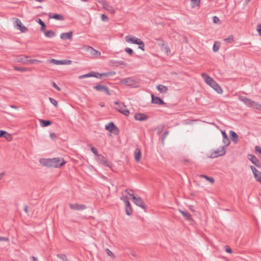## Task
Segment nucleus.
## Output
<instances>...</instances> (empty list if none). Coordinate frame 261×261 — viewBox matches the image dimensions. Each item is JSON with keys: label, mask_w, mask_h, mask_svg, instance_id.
<instances>
[{"label": "nucleus", "mask_w": 261, "mask_h": 261, "mask_svg": "<svg viewBox=\"0 0 261 261\" xmlns=\"http://www.w3.org/2000/svg\"><path fill=\"white\" fill-rule=\"evenodd\" d=\"M213 18L214 23H217V24L221 23V21L220 20L219 17H213Z\"/></svg>", "instance_id": "obj_47"}, {"label": "nucleus", "mask_w": 261, "mask_h": 261, "mask_svg": "<svg viewBox=\"0 0 261 261\" xmlns=\"http://www.w3.org/2000/svg\"><path fill=\"white\" fill-rule=\"evenodd\" d=\"M14 69L16 71H19L21 72H24L27 71V69L24 67H18L17 66H14Z\"/></svg>", "instance_id": "obj_44"}, {"label": "nucleus", "mask_w": 261, "mask_h": 261, "mask_svg": "<svg viewBox=\"0 0 261 261\" xmlns=\"http://www.w3.org/2000/svg\"><path fill=\"white\" fill-rule=\"evenodd\" d=\"M225 251L226 252L229 253H231L232 252L231 249L230 248V247L229 246H228V245L225 246Z\"/></svg>", "instance_id": "obj_48"}, {"label": "nucleus", "mask_w": 261, "mask_h": 261, "mask_svg": "<svg viewBox=\"0 0 261 261\" xmlns=\"http://www.w3.org/2000/svg\"><path fill=\"white\" fill-rule=\"evenodd\" d=\"M229 134L232 141L235 143H237L239 141L238 135L233 130L229 132Z\"/></svg>", "instance_id": "obj_24"}, {"label": "nucleus", "mask_w": 261, "mask_h": 261, "mask_svg": "<svg viewBox=\"0 0 261 261\" xmlns=\"http://www.w3.org/2000/svg\"><path fill=\"white\" fill-rule=\"evenodd\" d=\"M222 134L223 136V142L225 144V146H228L230 142L227 135L225 131H222Z\"/></svg>", "instance_id": "obj_23"}, {"label": "nucleus", "mask_w": 261, "mask_h": 261, "mask_svg": "<svg viewBox=\"0 0 261 261\" xmlns=\"http://www.w3.org/2000/svg\"><path fill=\"white\" fill-rule=\"evenodd\" d=\"M92 152L96 155L98 156L99 154L98 152L97 149L94 147H92L91 148Z\"/></svg>", "instance_id": "obj_45"}, {"label": "nucleus", "mask_w": 261, "mask_h": 261, "mask_svg": "<svg viewBox=\"0 0 261 261\" xmlns=\"http://www.w3.org/2000/svg\"><path fill=\"white\" fill-rule=\"evenodd\" d=\"M48 16H62L61 15L58 14H54L52 13H48Z\"/></svg>", "instance_id": "obj_55"}, {"label": "nucleus", "mask_w": 261, "mask_h": 261, "mask_svg": "<svg viewBox=\"0 0 261 261\" xmlns=\"http://www.w3.org/2000/svg\"><path fill=\"white\" fill-rule=\"evenodd\" d=\"M49 62L56 65H69L72 63V61L69 60H57L53 59L51 60H49Z\"/></svg>", "instance_id": "obj_11"}, {"label": "nucleus", "mask_w": 261, "mask_h": 261, "mask_svg": "<svg viewBox=\"0 0 261 261\" xmlns=\"http://www.w3.org/2000/svg\"><path fill=\"white\" fill-rule=\"evenodd\" d=\"M224 41L226 43H231L233 41V36L230 35L227 38L224 39Z\"/></svg>", "instance_id": "obj_38"}, {"label": "nucleus", "mask_w": 261, "mask_h": 261, "mask_svg": "<svg viewBox=\"0 0 261 261\" xmlns=\"http://www.w3.org/2000/svg\"><path fill=\"white\" fill-rule=\"evenodd\" d=\"M205 83L213 88L218 93L222 94L223 90L221 87L212 77L206 73L202 74Z\"/></svg>", "instance_id": "obj_2"}, {"label": "nucleus", "mask_w": 261, "mask_h": 261, "mask_svg": "<svg viewBox=\"0 0 261 261\" xmlns=\"http://www.w3.org/2000/svg\"><path fill=\"white\" fill-rule=\"evenodd\" d=\"M139 45V48L141 49L142 50H145V45L144 42L140 39L138 43L137 44Z\"/></svg>", "instance_id": "obj_37"}, {"label": "nucleus", "mask_w": 261, "mask_h": 261, "mask_svg": "<svg viewBox=\"0 0 261 261\" xmlns=\"http://www.w3.org/2000/svg\"><path fill=\"white\" fill-rule=\"evenodd\" d=\"M103 8L106 10H107V11L112 12V14H113L114 10H113V8L110 5L108 4L107 3H103Z\"/></svg>", "instance_id": "obj_34"}, {"label": "nucleus", "mask_w": 261, "mask_h": 261, "mask_svg": "<svg viewBox=\"0 0 261 261\" xmlns=\"http://www.w3.org/2000/svg\"><path fill=\"white\" fill-rule=\"evenodd\" d=\"M256 31L258 33L259 35L261 36V24L259 23L257 25Z\"/></svg>", "instance_id": "obj_49"}, {"label": "nucleus", "mask_w": 261, "mask_h": 261, "mask_svg": "<svg viewBox=\"0 0 261 261\" xmlns=\"http://www.w3.org/2000/svg\"><path fill=\"white\" fill-rule=\"evenodd\" d=\"M135 159L137 162H139L141 158V151L139 148H136L134 152Z\"/></svg>", "instance_id": "obj_25"}, {"label": "nucleus", "mask_w": 261, "mask_h": 261, "mask_svg": "<svg viewBox=\"0 0 261 261\" xmlns=\"http://www.w3.org/2000/svg\"><path fill=\"white\" fill-rule=\"evenodd\" d=\"M49 100L54 106H55L56 108L58 107V101L56 99H54L53 98L49 97Z\"/></svg>", "instance_id": "obj_39"}, {"label": "nucleus", "mask_w": 261, "mask_h": 261, "mask_svg": "<svg viewBox=\"0 0 261 261\" xmlns=\"http://www.w3.org/2000/svg\"><path fill=\"white\" fill-rule=\"evenodd\" d=\"M124 50L126 53H127L129 56H132L134 54V51L132 48H130L129 47H126L124 49Z\"/></svg>", "instance_id": "obj_40"}, {"label": "nucleus", "mask_w": 261, "mask_h": 261, "mask_svg": "<svg viewBox=\"0 0 261 261\" xmlns=\"http://www.w3.org/2000/svg\"><path fill=\"white\" fill-rule=\"evenodd\" d=\"M254 109H255L261 111V104H259L256 102L254 101V103L253 105V108Z\"/></svg>", "instance_id": "obj_42"}, {"label": "nucleus", "mask_w": 261, "mask_h": 261, "mask_svg": "<svg viewBox=\"0 0 261 261\" xmlns=\"http://www.w3.org/2000/svg\"><path fill=\"white\" fill-rule=\"evenodd\" d=\"M151 102L152 103L158 104L160 105H165L166 103L160 98L155 96L153 94H151Z\"/></svg>", "instance_id": "obj_14"}, {"label": "nucleus", "mask_w": 261, "mask_h": 261, "mask_svg": "<svg viewBox=\"0 0 261 261\" xmlns=\"http://www.w3.org/2000/svg\"><path fill=\"white\" fill-rule=\"evenodd\" d=\"M129 196H132V197H133L134 195V193H133V192H127V193Z\"/></svg>", "instance_id": "obj_61"}, {"label": "nucleus", "mask_w": 261, "mask_h": 261, "mask_svg": "<svg viewBox=\"0 0 261 261\" xmlns=\"http://www.w3.org/2000/svg\"><path fill=\"white\" fill-rule=\"evenodd\" d=\"M94 89L98 91L105 92L108 95H110L111 94L109 90V88L106 86L97 85L95 86Z\"/></svg>", "instance_id": "obj_10"}, {"label": "nucleus", "mask_w": 261, "mask_h": 261, "mask_svg": "<svg viewBox=\"0 0 261 261\" xmlns=\"http://www.w3.org/2000/svg\"><path fill=\"white\" fill-rule=\"evenodd\" d=\"M120 199H121V200H122V201L124 202V203H125V200H128L126 199V197H125L124 196L121 197H120Z\"/></svg>", "instance_id": "obj_58"}, {"label": "nucleus", "mask_w": 261, "mask_h": 261, "mask_svg": "<svg viewBox=\"0 0 261 261\" xmlns=\"http://www.w3.org/2000/svg\"><path fill=\"white\" fill-rule=\"evenodd\" d=\"M88 51L92 55H100V52L94 49L93 47L89 46L88 48Z\"/></svg>", "instance_id": "obj_29"}, {"label": "nucleus", "mask_w": 261, "mask_h": 261, "mask_svg": "<svg viewBox=\"0 0 261 261\" xmlns=\"http://www.w3.org/2000/svg\"><path fill=\"white\" fill-rule=\"evenodd\" d=\"M200 177H202V178H204L205 179H206L207 181H210L211 184H214V182H215V179L214 178L212 177H210V176H208L206 175H204V174H201L200 175Z\"/></svg>", "instance_id": "obj_31"}, {"label": "nucleus", "mask_w": 261, "mask_h": 261, "mask_svg": "<svg viewBox=\"0 0 261 261\" xmlns=\"http://www.w3.org/2000/svg\"><path fill=\"white\" fill-rule=\"evenodd\" d=\"M4 175H5V172H4L0 173V180H1L3 178V177Z\"/></svg>", "instance_id": "obj_62"}, {"label": "nucleus", "mask_w": 261, "mask_h": 261, "mask_svg": "<svg viewBox=\"0 0 261 261\" xmlns=\"http://www.w3.org/2000/svg\"><path fill=\"white\" fill-rule=\"evenodd\" d=\"M120 83L126 86H134L135 84V81L133 77H127L121 79L120 81Z\"/></svg>", "instance_id": "obj_9"}, {"label": "nucleus", "mask_w": 261, "mask_h": 261, "mask_svg": "<svg viewBox=\"0 0 261 261\" xmlns=\"http://www.w3.org/2000/svg\"><path fill=\"white\" fill-rule=\"evenodd\" d=\"M40 125L42 127H46L51 124L52 122L50 120H46L43 119L39 120Z\"/></svg>", "instance_id": "obj_28"}, {"label": "nucleus", "mask_w": 261, "mask_h": 261, "mask_svg": "<svg viewBox=\"0 0 261 261\" xmlns=\"http://www.w3.org/2000/svg\"><path fill=\"white\" fill-rule=\"evenodd\" d=\"M140 39L132 35H127L125 37L126 42L137 44Z\"/></svg>", "instance_id": "obj_15"}, {"label": "nucleus", "mask_w": 261, "mask_h": 261, "mask_svg": "<svg viewBox=\"0 0 261 261\" xmlns=\"http://www.w3.org/2000/svg\"><path fill=\"white\" fill-rule=\"evenodd\" d=\"M125 212L126 215L128 216H130L132 213V208L130 205V203L128 200H125Z\"/></svg>", "instance_id": "obj_21"}, {"label": "nucleus", "mask_w": 261, "mask_h": 261, "mask_svg": "<svg viewBox=\"0 0 261 261\" xmlns=\"http://www.w3.org/2000/svg\"><path fill=\"white\" fill-rule=\"evenodd\" d=\"M162 46L164 47L165 46V49L166 50L167 53L168 54L169 52L170 51V48L167 46L166 43L165 42H163Z\"/></svg>", "instance_id": "obj_52"}, {"label": "nucleus", "mask_w": 261, "mask_h": 261, "mask_svg": "<svg viewBox=\"0 0 261 261\" xmlns=\"http://www.w3.org/2000/svg\"><path fill=\"white\" fill-rule=\"evenodd\" d=\"M14 19H15L14 23L15 28L20 30L22 33H25L28 31V28L23 25L19 19L17 18H14Z\"/></svg>", "instance_id": "obj_5"}, {"label": "nucleus", "mask_w": 261, "mask_h": 261, "mask_svg": "<svg viewBox=\"0 0 261 261\" xmlns=\"http://www.w3.org/2000/svg\"><path fill=\"white\" fill-rule=\"evenodd\" d=\"M3 137L6 138L8 141H11L12 138L11 135L7 132L0 130V138Z\"/></svg>", "instance_id": "obj_20"}, {"label": "nucleus", "mask_w": 261, "mask_h": 261, "mask_svg": "<svg viewBox=\"0 0 261 261\" xmlns=\"http://www.w3.org/2000/svg\"><path fill=\"white\" fill-rule=\"evenodd\" d=\"M200 0H191V6L192 8H195L200 5Z\"/></svg>", "instance_id": "obj_33"}, {"label": "nucleus", "mask_w": 261, "mask_h": 261, "mask_svg": "<svg viewBox=\"0 0 261 261\" xmlns=\"http://www.w3.org/2000/svg\"><path fill=\"white\" fill-rule=\"evenodd\" d=\"M240 99L247 106L253 108L254 101L246 97H242Z\"/></svg>", "instance_id": "obj_18"}, {"label": "nucleus", "mask_w": 261, "mask_h": 261, "mask_svg": "<svg viewBox=\"0 0 261 261\" xmlns=\"http://www.w3.org/2000/svg\"><path fill=\"white\" fill-rule=\"evenodd\" d=\"M52 86L54 88H55L56 90H57L59 91H61V88L54 82L53 81L51 82Z\"/></svg>", "instance_id": "obj_46"}, {"label": "nucleus", "mask_w": 261, "mask_h": 261, "mask_svg": "<svg viewBox=\"0 0 261 261\" xmlns=\"http://www.w3.org/2000/svg\"><path fill=\"white\" fill-rule=\"evenodd\" d=\"M97 159L101 164H102L107 167L110 166L109 164L107 159L103 155L99 154L97 156Z\"/></svg>", "instance_id": "obj_19"}, {"label": "nucleus", "mask_w": 261, "mask_h": 261, "mask_svg": "<svg viewBox=\"0 0 261 261\" xmlns=\"http://www.w3.org/2000/svg\"><path fill=\"white\" fill-rule=\"evenodd\" d=\"M32 261H38V259L34 256H32Z\"/></svg>", "instance_id": "obj_63"}, {"label": "nucleus", "mask_w": 261, "mask_h": 261, "mask_svg": "<svg viewBox=\"0 0 261 261\" xmlns=\"http://www.w3.org/2000/svg\"><path fill=\"white\" fill-rule=\"evenodd\" d=\"M254 177L255 180L261 184V172L259 171L254 174Z\"/></svg>", "instance_id": "obj_32"}, {"label": "nucleus", "mask_w": 261, "mask_h": 261, "mask_svg": "<svg viewBox=\"0 0 261 261\" xmlns=\"http://www.w3.org/2000/svg\"><path fill=\"white\" fill-rule=\"evenodd\" d=\"M179 213L182 215V216L184 217L185 219L187 221L192 222L194 221L192 219L191 215L187 211H184L181 210H179Z\"/></svg>", "instance_id": "obj_16"}, {"label": "nucleus", "mask_w": 261, "mask_h": 261, "mask_svg": "<svg viewBox=\"0 0 261 261\" xmlns=\"http://www.w3.org/2000/svg\"><path fill=\"white\" fill-rule=\"evenodd\" d=\"M106 251L108 255H109L112 257H114L115 256H114V254L111 251V250L109 249H108V248L106 249Z\"/></svg>", "instance_id": "obj_50"}, {"label": "nucleus", "mask_w": 261, "mask_h": 261, "mask_svg": "<svg viewBox=\"0 0 261 261\" xmlns=\"http://www.w3.org/2000/svg\"><path fill=\"white\" fill-rule=\"evenodd\" d=\"M57 256L63 260V261H69L66 255L64 254H58Z\"/></svg>", "instance_id": "obj_36"}, {"label": "nucleus", "mask_w": 261, "mask_h": 261, "mask_svg": "<svg viewBox=\"0 0 261 261\" xmlns=\"http://www.w3.org/2000/svg\"><path fill=\"white\" fill-rule=\"evenodd\" d=\"M42 61L40 60H36V59H31L28 60V63L33 64L34 63H41Z\"/></svg>", "instance_id": "obj_43"}, {"label": "nucleus", "mask_w": 261, "mask_h": 261, "mask_svg": "<svg viewBox=\"0 0 261 261\" xmlns=\"http://www.w3.org/2000/svg\"><path fill=\"white\" fill-rule=\"evenodd\" d=\"M135 119L137 120L143 121L146 120L148 116L145 114L142 113H137L135 115Z\"/></svg>", "instance_id": "obj_17"}, {"label": "nucleus", "mask_w": 261, "mask_h": 261, "mask_svg": "<svg viewBox=\"0 0 261 261\" xmlns=\"http://www.w3.org/2000/svg\"><path fill=\"white\" fill-rule=\"evenodd\" d=\"M154 21L157 25H163L164 24V23L163 22H160V21L158 22L155 19H154Z\"/></svg>", "instance_id": "obj_60"}, {"label": "nucleus", "mask_w": 261, "mask_h": 261, "mask_svg": "<svg viewBox=\"0 0 261 261\" xmlns=\"http://www.w3.org/2000/svg\"><path fill=\"white\" fill-rule=\"evenodd\" d=\"M28 58L29 57L27 56L20 55L18 58V61L21 62L24 64H28Z\"/></svg>", "instance_id": "obj_27"}, {"label": "nucleus", "mask_w": 261, "mask_h": 261, "mask_svg": "<svg viewBox=\"0 0 261 261\" xmlns=\"http://www.w3.org/2000/svg\"><path fill=\"white\" fill-rule=\"evenodd\" d=\"M219 49V46L217 45L216 43H215L213 45V49L214 52L217 51Z\"/></svg>", "instance_id": "obj_53"}, {"label": "nucleus", "mask_w": 261, "mask_h": 261, "mask_svg": "<svg viewBox=\"0 0 261 261\" xmlns=\"http://www.w3.org/2000/svg\"><path fill=\"white\" fill-rule=\"evenodd\" d=\"M247 158L257 168H260V164L257 158L254 155L248 154Z\"/></svg>", "instance_id": "obj_12"}, {"label": "nucleus", "mask_w": 261, "mask_h": 261, "mask_svg": "<svg viewBox=\"0 0 261 261\" xmlns=\"http://www.w3.org/2000/svg\"><path fill=\"white\" fill-rule=\"evenodd\" d=\"M50 18H54L57 20H64V17H49Z\"/></svg>", "instance_id": "obj_57"}, {"label": "nucleus", "mask_w": 261, "mask_h": 261, "mask_svg": "<svg viewBox=\"0 0 261 261\" xmlns=\"http://www.w3.org/2000/svg\"><path fill=\"white\" fill-rule=\"evenodd\" d=\"M9 239L8 238L0 237V241H8Z\"/></svg>", "instance_id": "obj_56"}, {"label": "nucleus", "mask_w": 261, "mask_h": 261, "mask_svg": "<svg viewBox=\"0 0 261 261\" xmlns=\"http://www.w3.org/2000/svg\"><path fill=\"white\" fill-rule=\"evenodd\" d=\"M168 134H169V131L167 130L165 132H164V134L162 135V143L163 144H164V140H165V138H166L167 136L168 135Z\"/></svg>", "instance_id": "obj_41"}, {"label": "nucleus", "mask_w": 261, "mask_h": 261, "mask_svg": "<svg viewBox=\"0 0 261 261\" xmlns=\"http://www.w3.org/2000/svg\"><path fill=\"white\" fill-rule=\"evenodd\" d=\"M133 200L135 204L143 208V209H145L146 206H145L143 200L140 197L133 196Z\"/></svg>", "instance_id": "obj_8"}, {"label": "nucleus", "mask_w": 261, "mask_h": 261, "mask_svg": "<svg viewBox=\"0 0 261 261\" xmlns=\"http://www.w3.org/2000/svg\"><path fill=\"white\" fill-rule=\"evenodd\" d=\"M226 146H221L216 150L211 152L210 158H216L220 156H222L226 153Z\"/></svg>", "instance_id": "obj_4"}, {"label": "nucleus", "mask_w": 261, "mask_h": 261, "mask_svg": "<svg viewBox=\"0 0 261 261\" xmlns=\"http://www.w3.org/2000/svg\"><path fill=\"white\" fill-rule=\"evenodd\" d=\"M60 38L63 40L70 39L71 40L72 38V32H69L67 33H63L61 34Z\"/></svg>", "instance_id": "obj_22"}, {"label": "nucleus", "mask_w": 261, "mask_h": 261, "mask_svg": "<svg viewBox=\"0 0 261 261\" xmlns=\"http://www.w3.org/2000/svg\"><path fill=\"white\" fill-rule=\"evenodd\" d=\"M41 163L46 166L54 168H60L66 164L64 159L60 158L43 159Z\"/></svg>", "instance_id": "obj_1"}, {"label": "nucleus", "mask_w": 261, "mask_h": 261, "mask_svg": "<svg viewBox=\"0 0 261 261\" xmlns=\"http://www.w3.org/2000/svg\"><path fill=\"white\" fill-rule=\"evenodd\" d=\"M69 206L71 210L77 211L83 210L87 207L86 205L85 204H79L77 203H70Z\"/></svg>", "instance_id": "obj_13"}, {"label": "nucleus", "mask_w": 261, "mask_h": 261, "mask_svg": "<svg viewBox=\"0 0 261 261\" xmlns=\"http://www.w3.org/2000/svg\"><path fill=\"white\" fill-rule=\"evenodd\" d=\"M250 168L253 173V175L255 174V173H257V172L258 171V170H257L256 169V168L253 166H251Z\"/></svg>", "instance_id": "obj_51"}, {"label": "nucleus", "mask_w": 261, "mask_h": 261, "mask_svg": "<svg viewBox=\"0 0 261 261\" xmlns=\"http://www.w3.org/2000/svg\"><path fill=\"white\" fill-rule=\"evenodd\" d=\"M50 137L53 140H55L57 138V135L55 133H52L50 134Z\"/></svg>", "instance_id": "obj_54"}, {"label": "nucleus", "mask_w": 261, "mask_h": 261, "mask_svg": "<svg viewBox=\"0 0 261 261\" xmlns=\"http://www.w3.org/2000/svg\"><path fill=\"white\" fill-rule=\"evenodd\" d=\"M119 65H124V62L122 61H118L117 62Z\"/></svg>", "instance_id": "obj_64"}, {"label": "nucleus", "mask_w": 261, "mask_h": 261, "mask_svg": "<svg viewBox=\"0 0 261 261\" xmlns=\"http://www.w3.org/2000/svg\"><path fill=\"white\" fill-rule=\"evenodd\" d=\"M114 103L115 105H118V107L116 108V109L120 113L123 114V115L128 116L129 115V110L126 109V106L123 105L121 106L119 105V102L118 101H115Z\"/></svg>", "instance_id": "obj_7"}, {"label": "nucleus", "mask_w": 261, "mask_h": 261, "mask_svg": "<svg viewBox=\"0 0 261 261\" xmlns=\"http://www.w3.org/2000/svg\"><path fill=\"white\" fill-rule=\"evenodd\" d=\"M110 75H112L111 72H105L99 73L95 71H91L88 73L83 74L79 76V79H83L86 77H94L97 79H102L103 76H108Z\"/></svg>", "instance_id": "obj_3"}, {"label": "nucleus", "mask_w": 261, "mask_h": 261, "mask_svg": "<svg viewBox=\"0 0 261 261\" xmlns=\"http://www.w3.org/2000/svg\"><path fill=\"white\" fill-rule=\"evenodd\" d=\"M36 21L38 22L41 25V30L43 31L45 30L46 28V25L45 23L40 18H38V20H36Z\"/></svg>", "instance_id": "obj_35"}, {"label": "nucleus", "mask_w": 261, "mask_h": 261, "mask_svg": "<svg viewBox=\"0 0 261 261\" xmlns=\"http://www.w3.org/2000/svg\"><path fill=\"white\" fill-rule=\"evenodd\" d=\"M105 129L109 130L110 133H113L115 135H118L119 130L113 122L108 123L105 126Z\"/></svg>", "instance_id": "obj_6"}, {"label": "nucleus", "mask_w": 261, "mask_h": 261, "mask_svg": "<svg viewBox=\"0 0 261 261\" xmlns=\"http://www.w3.org/2000/svg\"><path fill=\"white\" fill-rule=\"evenodd\" d=\"M45 36L48 38H53L56 36V33L55 32L51 30L47 31L44 33Z\"/></svg>", "instance_id": "obj_30"}, {"label": "nucleus", "mask_w": 261, "mask_h": 261, "mask_svg": "<svg viewBox=\"0 0 261 261\" xmlns=\"http://www.w3.org/2000/svg\"><path fill=\"white\" fill-rule=\"evenodd\" d=\"M102 21L106 22L109 20V17H101Z\"/></svg>", "instance_id": "obj_59"}, {"label": "nucleus", "mask_w": 261, "mask_h": 261, "mask_svg": "<svg viewBox=\"0 0 261 261\" xmlns=\"http://www.w3.org/2000/svg\"><path fill=\"white\" fill-rule=\"evenodd\" d=\"M156 89L161 93H166L168 91V87L163 85H158Z\"/></svg>", "instance_id": "obj_26"}]
</instances>
